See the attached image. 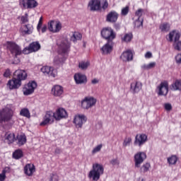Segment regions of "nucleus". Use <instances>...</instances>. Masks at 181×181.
Instances as JSON below:
<instances>
[{
	"label": "nucleus",
	"mask_w": 181,
	"mask_h": 181,
	"mask_svg": "<svg viewBox=\"0 0 181 181\" xmlns=\"http://www.w3.org/2000/svg\"><path fill=\"white\" fill-rule=\"evenodd\" d=\"M74 80L76 84H83L87 81V78L83 74H76L74 75Z\"/></svg>",
	"instance_id": "bb28decb"
},
{
	"label": "nucleus",
	"mask_w": 181,
	"mask_h": 181,
	"mask_svg": "<svg viewBox=\"0 0 181 181\" xmlns=\"http://www.w3.org/2000/svg\"><path fill=\"white\" fill-rule=\"evenodd\" d=\"M71 44L67 40H62L58 43V52L59 54H67L70 52Z\"/></svg>",
	"instance_id": "6e6552de"
},
{
	"label": "nucleus",
	"mask_w": 181,
	"mask_h": 181,
	"mask_svg": "<svg viewBox=\"0 0 181 181\" xmlns=\"http://www.w3.org/2000/svg\"><path fill=\"white\" fill-rule=\"evenodd\" d=\"M41 71L45 76H49V77H56L57 76V71L50 66H45L41 68Z\"/></svg>",
	"instance_id": "dca6fc26"
},
{
	"label": "nucleus",
	"mask_w": 181,
	"mask_h": 181,
	"mask_svg": "<svg viewBox=\"0 0 181 181\" xmlns=\"http://www.w3.org/2000/svg\"><path fill=\"white\" fill-rule=\"evenodd\" d=\"M156 66V62H150V64H148L147 65L145 64L144 65H142L141 68L144 70H149L151 69L154 68Z\"/></svg>",
	"instance_id": "a19ab883"
},
{
	"label": "nucleus",
	"mask_w": 181,
	"mask_h": 181,
	"mask_svg": "<svg viewBox=\"0 0 181 181\" xmlns=\"http://www.w3.org/2000/svg\"><path fill=\"white\" fill-rule=\"evenodd\" d=\"M47 30V25H44L42 26V28H41V32H42V33H46Z\"/></svg>",
	"instance_id": "4d7b16f0"
},
{
	"label": "nucleus",
	"mask_w": 181,
	"mask_h": 181,
	"mask_svg": "<svg viewBox=\"0 0 181 181\" xmlns=\"http://www.w3.org/2000/svg\"><path fill=\"white\" fill-rule=\"evenodd\" d=\"M158 95L160 96H166L168 93V83L165 81L162 82L158 87Z\"/></svg>",
	"instance_id": "a211bd4d"
},
{
	"label": "nucleus",
	"mask_w": 181,
	"mask_h": 181,
	"mask_svg": "<svg viewBox=\"0 0 181 181\" xmlns=\"http://www.w3.org/2000/svg\"><path fill=\"white\" fill-rule=\"evenodd\" d=\"M133 38V35L132 33H129L128 34H124V37H122V42H131L132 39Z\"/></svg>",
	"instance_id": "e433bc0d"
},
{
	"label": "nucleus",
	"mask_w": 181,
	"mask_h": 181,
	"mask_svg": "<svg viewBox=\"0 0 181 181\" xmlns=\"http://www.w3.org/2000/svg\"><path fill=\"white\" fill-rule=\"evenodd\" d=\"M178 160L179 158L176 155H172L171 156L168 158L167 161L170 165H176Z\"/></svg>",
	"instance_id": "2f4dec72"
},
{
	"label": "nucleus",
	"mask_w": 181,
	"mask_h": 181,
	"mask_svg": "<svg viewBox=\"0 0 181 181\" xmlns=\"http://www.w3.org/2000/svg\"><path fill=\"white\" fill-rule=\"evenodd\" d=\"M164 107H165V110H167L168 112H170L173 108L172 105L169 103L165 104Z\"/></svg>",
	"instance_id": "864d4df0"
},
{
	"label": "nucleus",
	"mask_w": 181,
	"mask_h": 181,
	"mask_svg": "<svg viewBox=\"0 0 181 181\" xmlns=\"http://www.w3.org/2000/svg\"><path fill=\"white\" fill-rule=\"evenodd\" d=\"M91 11H101V1L91 0Z\"/></svg>",
	"instance_id": "c85d7f7f"
},
{
	"label": "nucleus",
	"mask_w": 181,
	"mask_h": 181,
	"mask_svg": "<svg viewBox=\"0 0 181 181\" xmlns=\"http://www.w3.org/2000/svg\"><path fill=\"white\" fill-rule=\"evenodd\" d=\"M141 88L142 83L139 81H136L131 83L130 90L132 91L134 94L138 93L141 90Z\"/></svg>",
	"instance_id": "b1692460"
},
{
	"label": "nucleus",
	"mask_w": 181,
	"mask_h": 181,
	"mask_svg": "<svg viewBox=\"0 0 181 181\" xmlns=\"http://www.w3.org/2000/svg\"><path fill=\"white\" fill-rule=\"evenodd\" d=\"M88 8L91 10V1H89Z\"/></svg>",
	"instance_id": "e2e57ef3"
},
{
	"label": "nucleus",
	"mask_w": 181,
	"mask_h": 181,
	"mask_svg": "<svg viewBox=\"0 0 181 181\" xmlns=\"http://www.w3.org/2000/svg\"><path fill=\"white\" fill-rule=\"evenodd\" d=\"M89 64V62L81 61L78 63V67L81 69V70H87Z\"/></svg>",
	"instance_id": "4c0bfd02"
},
{
	"label": "nucleus",
	"mask_w": 181,
	"mask_h": 181,
	"mask_svg": "<svg viewBox=\"0 0 181 181\" xmlns=\"http://www.w3.org/2000/svg\"><path fill=\"white\" fill-rule=\"evenodd\" d=\"M103 174H104V167H103V165L98 163L93 164L91 171L92 180L93 181H98Z\"/></svg>",
	"instance_id": "39448f33"
},
{
	"label": "nucleus",
	"mask_w": 181,
	"mask_h": 181,
	"mask_svg": "<svg viewBox=\"0 0 181 181\" xmlns=\"http://www.w3.org/2000/svg\"><path fill=\"white\" fill-rule=\"evenodd\" d=\"M98 82H99L98 79H93V80L92 81V83H93V84L98 83Z\"/></svg>",
	"instance_id": "052dcab7"
},
{
	"label": "nucleus",
	"mask_w": 181,
	"mask_h": 181,
	"mask_svg": "<svg viewBox=\"0 0 181 181\" xmlns=\"http://www.w3.org/2000/svg\"><path fill=\"white\" fill-rule=\"evenodd\" d=\"M87 121V118L84 115H76L74 119V124L76 126V128H81L83 127V124Z\"/></svg>",
	"instance_id": "4468645a"
},
{
	"label": "nucleus",
	"mask_w": 181,
	"mask_h": 181,
	"mask_svg": "<svg viewBox=\"0 0 181 181\" xmlns=\"http://www.w3.org/2000/svg\"><path fill=\"white\" fill-rule=\"evenodd\" d=\"M13 118V110L12 108L6 106L0 110V124L3 122H9L11 125L15 124Z\"/></svg>",
	"instance_id": "f03ea898"
},
{
	"label": "nucleus",
	"mask_w": 181,
	"mask_h": 181,
	"mask_svg": "<svg viewBox=\"0 0 181 181\" xmlns=\"http://www.w3.org/2000/svg\"><path fill=\"white\" fill-rule=\"evenodd\" d=\"M120 59L124 62L132 61L133 52L132 49H127V51H124V52L120 55Z\"/></svg>",
	"instance_id": "aec40b11"
},
{
	"label": "nucleus",
	"mask_w": 181,
	"mask_h": 181,
	"mask_svg": "<svg viewBox=\"0 0 181 181\" xmlns=\"http://www.w3.org/2000/svg\"><path fill=\"white\" fill-rule=\"evenodd\" d=\"M150 168H151L150 163H146L144 164L141 168V173H147L149 170Z\"/></svg>",
	"instance_id": "ea45409f"
},
{
	"label": "nucleus",
	"mask_w": 181,
	"mask_h": 181,
	"mask_svg": "<svg viewBox=\"0 0 181 181\" xmlns=\"http://www.w3.org/2000/svg\"><path fill=\"white\" fill-rule=\"evenodd\" d=\"M101 35L107 42H112V40H114L116 37L115 33H114V30H112L111 27H106L105 28H103L101 30Z\"/></svg>",
	"instance_id": "0eeeda50"
},
{
	"label": "nucleus",
	"mask_w": 181,
	"mask_h": 181,
	"mask_svg": "<svg viewBox=\"0 0 181 181\" xmlns=\"http://www.w3.org/2000/svg\"><path fill=\"white\" fill-rule=\"evenodd\" d=\"M54 119L56 121H61V119H64V118H67L69 115L67 114V111L64 110V108L59 107L54 112Z\"/></svg>",
	"instance_id": "ddd939ff"
},
{
	"label": "nucleus",
	"mask_w": 181,
	"mask_h": 181,
	"mask_svg": "<svg viewBox=\"0 0 181 181\" xmlns=\"http://www.w3.org/2000/svg\"><path fill=\"white\" fill-rule=\"evenodd\" d=\"M152 57V54L151 52H146V54H145V57L147 59H150Z\"/></svg>",
	"instance_id": "bf43d9fd"
},
{
	"label": "nucleus",
	"mask_w": 181,
	"mask_h": 181,
	"mask_svg": "<svg viewBox=\"0 0 181 181\" xmlns=\"http://www.w3.org/2000/svg\"><path fill=\"white\" fill-rule=\"evenodd\" d=\"M3 76L6 78H9L11 77V69H6Z\"/></svg>",
	"instance_id": "09e8293b"
},
{
	"label": "nucleus",
	"mask_w": 181,
	"mask_h": 181,
	"mask_svg": "<svg viewBox=\"0 0 181 181\" xmlns=\"http://www.w3.org/2000/svg\"><path fill=\"white\" fill-rule=\"evenodd\" d=\"M42 25H43V17L40 18V20L37 26V30H40V28H42Z\"/></svg>",
	"instance_id": "603ef678"
},
{
	"label": "nucleus",
	"mask_w": 181,
	"mask_h": 181,
	"mask_svg": "<svg viewBox=\"0 0 181 181\" xmlns=\"http://www.w3.org/2000/svg\"><path fill=\"white\" fill-rule=\"evenodd\" d=\"M159 29L162 33H168L170 29L169 23H163L160 26Z\"/></svg>",
	"instance_id": "72a5a7b5"
},
{
	"label": "nucleus",
	"mask_w": 181,
	"mask_h": 181,
	"mask_svg": "<svg viewBox=\"0 0 181 181\" xmlns=\"http://www.w3.org/2000/svg\"><path fill=\"white\" fill-rule=\"evenodd\" d=\"M88 177H89L90 179H91V171L89 172V173H88Z\"/></svg>",
	"instance_id": "69168bd1"
},
{
	"label": "nucleus",
	"mask_w": 181,
	"mask_h": 181,
	"mask_svg": "<svg viewBox=\"0 0 181 181\" xmlns=\"http://www.w3.org/2000/svg\"><path fill=\"white\" fill-rule=\"evenodd\" d=\"M101 148H103V144H100L98 146H96L95 148H93L92 153H97L98 152H100V151H101Z\"/></svg>",
	"instance_id": "3c124183"
},
{
	"label": "nucleus",
	"mask_w": 181,
	"mask_h": 181,
	"mask_svg": "<svg viewBox=\"0 0 181 181\" xmlns=\"http://www.w3.org/2000/svg\"><path fill=\"white\" fill-rule=\"evenodd\" d=\"M118 17H119V14L117 11H110L106 16V21L110 23H115L118 21Z\"/></svg>",
	"instance_id": "6ab92c4d"
},
{
	"label": "nucleus",
	"mask_w": 181,
	"mask_h": 181,
	"mask_svg": "<svg viewBox=\"0 0 181 181\" xmlns=\"http://www.w3.org/2000/svg\"><path fill=\"white\" fill-rule=\"evenodd\" d=\"M22 36H26L27 35H32L33 33V25L30 24H26L21 29Z\"/></svg>",
	"instance_id": "412c9836"
},
{
	"label": "nucleus",
	"mask_w": 181,
	"mask_h": 181,
	"mask_svg": "<svg viewBox=\"0 0 181 181\" xmlns=\"http://www.w3.org/2000/svg\"><path fill=\"white\" fill-rule=\"evenodd\" d=\"M9 167H6L3 170L2 173L0 174V181H5V179L6 178V172H9Z\"/></svg>",
	"instance_id": "58836bf2"
},
{
	"label": "nucleus",
	"mask_w": 181,
	"mask_h": 181,
	"mask_svg": "<svg viewBox=\"0 0 181 181\" xmlns=\"http://www.w3.org/2000/svg\"><path fill=\"white\" fill-rule=\"evenodd\" d=\"M52 93L54 97H60L63 94V88L60 85H55L52 88Z\"/></svg>",
	"instance_id": "a878e982"
},
{
	"label": "nucleus",
	"mask_w": 181,
	"mask_h": 181,
	"mask_svg": "<svg viewBox=\"0 0 181 181\" xmlns=\"http://www.w3.org/2000/svg\"><path fill=\"white\" fill-rule=\"evenodd\" d=\"M35 165L28 163L24 167V173L27 176H32L35 173Z\"/></svg>",
	"instance_id": "393cba45"
},
{
	"label": "nucleus",
	"mask_w": 181,
	"mask_h": 181,
	"mask_svg": "<svg viewBox=\"0 0 181 181\" xmlns=\"http://www.w3.org/2000/svg\"><path fill=\"white\" fill-rule=\"evenodd\" d=\"M181 34L179 31H176V30H173L168 34V38H167L168 41L172 42L173 41V47L175 50L181 51V41H179L180 38Z\"/></svg>",
	"instance_id": "20e7f679"
},
{
	"label": "nucleus",
	"mask_w": 181,
	"mask_h": 181,
	"mask_svg": "<svg viewBox=\"0 0 181 181\" xmlns=\"http://www.w3.org/2000/svg\"><path fill=\"white\" fill-rule=\"evenodd\" d=\"M144 10H142V8H139L136 13H135V16L138 17V19L139 20L141 18V17L142 16Z\"/></svg>",
	"instance_id": "de8ad7c7"
},
{
	"label": "nucleus",
	"mask_w": 181,
	"mask_h": 181,
	"mask_svg": "<svg viewBox=\"0 0 181 181\" xmlns=\"http://www.w3.org/2000/svg\"><path fill=\"white\" fill-rule=\"evenodd\" d=\"M148 141V137L144 134H137L135 136L134 145L141 147Z\"/></svg>",
	"instance_id": "f3484780"
},
{
	"label": "nucleus",
	"mask_w": 181,
	"mask_h": 181,
	"mask_svg": "<svg viewBox=\"0 0 181 181\" xmlns=\"http://www.w3.org/2000/svg\"><path fill=\"white\" fill-rule=\"evenodd\" d=\"M129 11V6H126V7H124L122 9L121 14H122V16H125L128 14Z\"/></svg>",
	"instance_id": "a18cd8bd"
},
{
	"label": "nucleus",
	"mask_w": 181,
	"mask_h": 181,
	"mask_svg": "<svg viewBox=\"0 0 181 181\" xmlns=\"http://www.w3.org/2000/svg\"><path fill=\"white\" fill-rule=\"evenodd\" d=\"M41 46L39 42L35 41L31 42L28 47H25L23 49V54H30V53H35L36 52H39L40 50Z\"/></svg>",
	"instance_id": "423d86ee"
},
{
	"label": "nucleus",
	"mask_w": 181,
	"mask_h": 181,
	"mask_svg": "<svg viewBox=\"0 0 181 181\" xmlns=\"http://www.w3.org/2000/svg\"><path fill=\"white\" fill-rule=\"evenodd\" d=\"M21 22L22 25H24V23H28V22H29V15H28V13H25L24 16H22L21 17Z\"/></svg>",
	"instance_id": "79ce46f5"
},
{
	"label": "nucleus",
	"mask_w": 181,
	"mask_h": 181,
	"mask_svg": "<svg viewBox=\"0 0 181 181\" xmlns=\"http://www.w3.org/2000/svg\"><path fill=\"white\" fill-rule=\"evenodd\" d=\"M69 37L70 41L73 42L74 43H76L77 40H81V37H83V35H81V33L78 32H74L69 34Z\"/></svg>",
	"instance_id": "c756f323"
},
{
	"label": "nucleus",
	"mask_w": 181,
	"mask_h": 181,
	"mask_svg": "<svg viewBox=\"0 0 181 181\" xmlns=\"http://www.w3.org/2000/svg\"><path fill=\"white\" fill-rule=\"evenodd\" d=\"M37 87V83L33 81L31 82H29L25 88H23V94L24 95H30V94H33V93L35 92V88Z\"/></svg>",
	"instance_id": "f8f14e48"
},
{
	"label": "nucleus",
	"mask_w": 181,
	"mask_h": 181,
	"mask_svg": "<svg viewBox=\"0 0 181 181\" xmlns=\"http://www.w3.org/2000/svg\"><path fill=\"white\" fill-rule=\"evenodd\" d=\"M62 23L60 21H51L48 22V30L52 33H59L62 30Z\"/></svg>",
	"instance_id": "9d476101"
},
{
	"label": "nucleus",
	"mask_w": 181,
	"mask_h": 181,
	"mask_svg": "<svg viewBox=\"0 0 181 181\" xmlns=\"http://www.w3.org/2000/svg\"><path fill=\"white\" fill-rule=\"evenodd\" d=\"M108 0H104V2L102 4L101 11H105L108 8Z\"/></svg>",
	"instance_id": "49530a36"
},
{
	"label": "nucleus",
	"mask_w": 181,
	"mask_h": 181,
	"mask_svg": "<svg viewBox=\"0 0 181 181\" xmlns=\"http://www.w3.org/2000/svg\"><path fill=\"white\" fill-rule=\"evenodd\" d=\"M60 152H62V150H60V148H57L55 150V153H60Z\"/></svg>",
	"instance_id": "680f3d73"
},
{
	"label": "nucleus",
	"mask_w": 181,
	"mask_h": 181,
	"mask_svg": "<svg viewBox=\"0 0 181 181\" xmlns=\"http://www.w3.org/2000/svg\"><path fill=\"white\" fill-rule=\"evenodd\" d=\"M146 158V154L144 152H138L134 156V163L135 167L139 168L141 164L144 161Z\"/></svg>",
	"instance_id": "2eb2a0df"
},
{
	"label": "nucleus",
	"mask_w": 181,
	"mask_h": 181,
	"mask_svg": "<svg viewBox=\"0 0 181 181\" xmlns=\"http://www.w3.org/2000/svg\"><path fill=\"white\" fill-rule=\"evenodd\" d=\"M95 103H97V99L91 98V106L95 105Z\"/></svg>",
	"instance_id": "13d9d810"
},
{
	"label": "nucleus",
	"mask_w": 181,
	"mask_h": 181,
	"mask_svg": "<svg viewBox=\"0 0 181 181\" xmlns=\"http://www.w3.org/2000/svg\"><path fill=\"white\" fill-rule=\"evenodd\" d=\"M54 122V112L52 111H47L42 118V121L40 123V127H46L49 124Z\"/></svg>",
	"instance_id": "1a4fd4ad"
},
{
	"label": "nucleus",
	"mask_w": 181,
	"mask_h": 181,
	"mask_svg": "<svg viewBox=\"0 0 181 181\" xmlns=\"http://www.w3.org/2000/svg\"><path fill=\"white\" fill-rule=\"evenodd\" d=\"M171 90L176 91V90H181V81L176 80L174 83L171 86Z\"/></svg>",
	"instance_id": "c9c22d12"
},
{
	"label": "nucleus",
	"mask_w": 181,
	"mask_h": 181,
	"mask_svg": "<svg viewBox=\"0 0 181 181\" xmlns=\"http://www.w3.org/2000/svg\"><path fill=\"white\" fill-rule=\"evenodd\" d=\"M57 59H58L57 57L54 58V63H56L57 64H59V63L57 62V61H56V60H57Z\"/></svg>",
	"instance_id": "0e129e2a"
},
{
	"label": "nucleus",
	"mask_w": 181,
	"mask_h": 181,
	"mask_svg": "<svg viewBox=\"0 0 181 181\" xmlns=\"http://www.w3.org/2000/svg\"><path fill=\"white\" fill-rule=\"evenodd\" d=\"M28 78V73L23 69H17L13 73L12 79L7 83L9 90H18L22 86V81Z\"/></svg>",
	"instance_id": "f257e3e1"
},
{
	"label": "nucleus",
	"mask_w": 181,
	"mask_h": 181,
	"mask_svg": "<svg viewBox=\"0 0 181 181\" xmlns=\"http://www.w3.org/2000/svg\"><path fill=\"white\" fill-rule=\"evenodd\" d=\"M20 115L21 117H25V118H30V112L29 109L23 107L20 111Z\"/></svg>",
	"instance_id": "f704fd0d"
},
{
	"label": "nucleus",
	"mask_w": 181,
	"mask_h": 181,
	"mask_svg": "<svg viewBox=\"0 0 181 181\" xmlns=\"http://www.w3.org/2000/svg\"><path fill=\"white\" fill-rule=\"evenodd\" d=\"M82 108L88 110L91 107V97H86L81 103Z\"/></svg>",
	"instance_id": "cd10ccee"
},
{
	"label": "nucleus",
	"mask_w": 181,
	"mask_h": 181,
	"mask_svg": "<svg viewBox=\"0 0 181 181\" xmlns=\"http://www.w3.org/2000/svg\"><path fill=\"white\" fill-rule=\"evenodd\" d=\"M132 138L131 137H127L125 138L123 142V146L124 147H127L129 146L130 145V144L132 143Z\"/></svg>",
	"instance_id": "37998d69"
},
{
	"label": "nucleus",
	"mask_w": 181,
	"mask_h": 181,
	"mask_svg": "<svg viewBox=\"0 0 181 181\" xmlns=\"http://www.w3.org/2000/svg\"><path fill=\"white\" fill-rule=\"evenodd\" d=\"M49 181H59V175L56 173L50 174L49 175Z\"/></svg>",
	"instance_id": "c03bdc74"
},
{
	"label": "nucleus",
	"mask_w": 181,
	"mask_h": 181,
	"mask_svg": "<svg viewBox=\"0 0 181 181\" xmlns=\"http://www.w3.org/2000/svg\"><path fill=\"white\" fill-rule=\"evenodd\" d=\"M110 164H112V165H119V161L118 160V159H112L110 161Z\"/></svg>",
	"instance_id": "6e6d98bb"
},
{
	"label": "nucleus",
	"mask_w": 181,
	"mask_h": 181,
	"mask_svg": "<svg viewBox=\"0 0 181 181\" xmlns=\"http://www.w3.org/2000/svg\"><path fill=\"white\" fill-rule=\"evenodd\" d=\"M20 5L23 6L24 9H33L39 5V3L36 0H20Z\"/></svg>",
	"instance_id": "9b49d317"
},
{
	"label": "nucleus",
	"mask_w": 181,
	"mask_h": 181,
	"mask_svg": "<svg viewBox=\"0 0 181 181\" xmlns=\"http://www.w3.org/2000/svg\"><path fill=\"white\" fill-rule=\"evenodd\" d=\"M23 158V151L21 149H17L13 153V158L16 160L21 159Z\"/></svg>",
	"instance_id": "473e14b6"
},
{
	"label": "nucleus",
	"mask_w": 181,
	"mask_h": 181,
	"mask_svg": "<svg viewBox=\"0 0 181 181\" xmlns=\"http://www.w3.org/2000/svg\"><path fill=\"white\" fill-rule=\"evenodd\" d=\"M175 61L177 64H181V54H177V55H176Z\"/></svg>",
	"instance_id": "5fc2aeb1"
},
{
	"label": "nucleus",
	"mask_w": 181,
	"mask_h": 181,
	"mask_svg": "<svg viewBox=\"0 0 181 181\" xmlns=\"http://www.w3.org/2000/svg\"><path fill=\"white\" fill-rule=\"evenodd\" d=\"M16 141V138L15 137V134L7 132L4 135V142L6 144H8V145H11V144H13Z\"/></svg>",
	"instance_id": "4be33fe9"
},
{
	"label": "nucleus",
	"mask_w": 181,
	"mask_h": 181,
	"mask_svg": "<svg viewBox=\"0 0 181 181\" xmlns=\"http://www.w3.org/2000/svg\"><path fill=\"white\" fill-rule=\"evenodd\" d=\"M143 18L141 20H139V18H137V20H136L135 21V25L137 28H140L141 26L142 27L143 26Z\"/></svg>",
	"instance_id": "8fccbe9b"
},
{
	"label": "nucleus",
	"mask_w": 181,
	"mask_h": 181,
	"mask_svg": "<svg viewBox=\"0 0 181 181\" xmlns=\"http://www.w3.org/2000/svg\"><path fill=\"white\" fill-rule=\"evenodd\" d=\"M4 46L6 47L7 52H10L14 59H17L18 56H21L23 53L21 47L13 41H7Z\"/></svg>",
	"instance_id": "7ed1b4c3"
},
{
	"label": "nucleus",
	"mask_w": 181,
	"mask_h": 181,
	"mask_svg": "<svg viewBox=\"0 0 181 181\" xmlns=\"http://www.w3.org/2000/svg\"><path fill=\"white\" fill-rule=\"evenodd\" d=\"M103 54H108L112 52V41H107L101 48Z\"/></svg>",
	"instance_id": "5701e85b"
},
{
	"label": "nucleus",
	"mask_w": 181,
	"mask_h": 181,
	"mask_svg": "<svg viewBox=\"0 0 181 181\" xmlns=\"http://www.w3.org/2000/svg\"><path fill=\"white\" fill-rule=\"evenodd\" d=\"M17 145L22 146L26 144V136L25 134H18L16 136Z\"/></svg>",
	"instance_id": "7c9ffc66"
}]
</instances>
